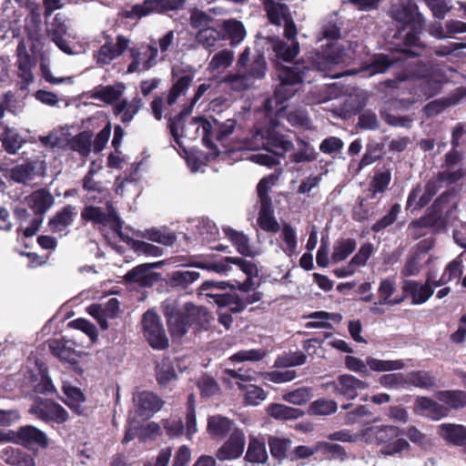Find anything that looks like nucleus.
<instances>
[{"mask_svg": "<svg viewBox=\"0 0 466 466\" xmlns=\"http://www.w3.org/2000/svg\"><path fill=\"white\" fill-rule=\"evenodd\" d=\"M265 7L268 17L271 24L284 25V35L291 41L290 45L284 43L279 37L268 36L266 39L270 44L276 56L283 61L289 62L295 58L299 52V45L296 41L298 35L297 26L290 15L287 5L265 1Z\"/></svg>", "mask_w": 466, "mask_h": 466, "instance_id": "obj_1", "label": "nucleus"}, {"mask_svg": "<svg viewBox=\"0 0 466 466\" xmlns=\"http://www.w3.org/2000/svg\"><path fill=\"white\" fill-rule=\"evenodd\" d=\"M267 68L264 56L258 54L250 59V49L246 47L238 57L235 71L226 75L222 82L233 91H246L266 76Z\"/></svg>", "mask_w": 466, "mask_h": 466, "instance_id": "obj_2", "label": "nucleus"}, {"mask_svg": "<svg viewBox=\"0 0 466 466\" xmlns=\"http://www.w3.org/2000/svg\"><path fill=\"white\" fill-rule=\"evenodd\" d=\"M404 430L394 425H376L363 429L361 437L368 444L381 445L380 452L393 456L410 450V443L404 438Z\"/></svg>", "mask_w": 466, "mask_h": 466, "instance_id": "obj_3", "label": "nucleus"}, {"mask_svg": "<svg viewBox=\"0 0 466 466\" xmlns=\"http://www.w3.org/2000/svg\"><path fill=\"white\" fill-rule=\"evenodd\" d=\"M309 70V67L299 61L292 66L279 67L277 74L279 83L275 87L273 97L266 100V108L271 111L273 101L276 104H282L294 96L300 89Z\"/></svg>", "mask_w": 466, "mask_h": 466, "instance_id": "obj_4", "label": "nucleus"}, {"mask_svg": "<svg viewBox=\"0 0 466 466\" xmlns=\"http://www.w3.org/2000/svg\"><path fill=\"white\" fill-rule=\"evenodd\" d=\"M445 206H430L424 216L412 220L410 228L413 229L431 228L434 233L440 232L447 228L451 218L455 214L457 206H450L446 210Z\"/></svg>", "mask_w": 466, "mask_h": 466, "instance_id": "obj_5", "label": "nucleus"}, {"mask_svg": "<svg viewBox=\"0 0 466 466\" xmlns=\"http://www.w3.org/2000/svg\"><path fill=\"white\" fill-rule=\"evenodd\" d=\"M29 413L46 423L63 424L69 419L67 410L56 401L37 397L29 409Z\"/></svg>", "mask_w": 466, "mask_h": 466, "instance_id": "obj_6", "label": "nucleus"}, {"mask_svg": "<svg viewBox=\"0 0 466 466\" xmlns=\"http://www.w3.org/2000/svg\"><path fill=\"white\" fill-rule=\"evenodd\" d=\"M143 335L149 346L154 350H166L168 347V338L156 311L147 310L142 318Z\"/></svg>", "mask_w": 466, "mask_h": 466, "instance_id": "obj_7", "label": "nucleus"}, {"mask_svg": "<svg viewBox=\"0 0 466 466\" xmlns=\"http://www.w3.org/2000/svg\"><path fill=\"white\" fill-rule=\"evenodd\" d=\"M81 218L94 225L109 227L116 233L121 232L123 228V222L114 206H106V209L97 206H86L81 212Z\"/></svg>", "mask_w": 466, "mask_h": 466, "instance_id": "obj_8", "label": "nucleus"}, {"mask_svg": "<svg viewBox=\"0 0 466 466\" xmlns=\"http://www.w3.org/2000/svg\"><path fill=\"white\" fill-rule=\"evenodd\" d=\"M185 0H144L142 4L132 6L131 10L124 13L127 18H141L152 13H164L177 10L183 6Z\"/></svg>", "mask_w": 466, "mask_h": 466, "instance_id": "obj_9", "label": "nucleus"}, {"mask_svg": "<svg viewBox=\"0 0 466 466\" xmlns=\"http://www.w3.org/2000/svg\"><path fill=\"white\" fill-rule=\"evenodd\" d=\"M326 386L330 388L334 394L353 400L358 397L359 390L369 388V383L351 374L345 373L339 375L335 380L328 382Z\"/></svg>", "mask_w": 466, "mask_h": 466, "instance_id": "obj_10", "label": "nucleus"}, {"mask_svg": "<svg viewBox=\"0 0 466 466\" xmlns=\"http://www.w3.org/2000/svg\"><path fill=\"white\" fill-rule=\"evenodd\" d=\"M390 16L402 25H410L412 29H420L423 24V18L412 0H400L393 5Z\"/></svg>", "mask_w": 466, "mask_h": 466, "instance_id": "obj_11", "label": "nucleus"}, {"mask_svg": "<svg viewBox=\"0 0 466 466\" xmlns=\"http://www.w3.org/2000/svg\"><path fill=\"white\" fill-rule=\"evenodd\" d=\"M163 309L170 335L178 338L184 336L189 328L187 309L182 311L173 303L165 304Z\"/></svg>", "mask_w": 466, "mask_h": 466, "instance_id": "obj_12", "label": "nucleus"}, {"mask_svg": "<svg viewBox=\"0 0 466 466\" xmlns=\"http://www.w3.org/2000/svg\"><path fill=\"white\" fill-rule=\"evenodd\" d=\"M13 442L25 447L37 445L43 449L49 445L46 434L33 425L21 426L17 431H14Z\"/></svg>", "mask_w": 466, "mask_h": 466, "instance_id": "obj_13", "label": "nucleus"}, {"mask_svg": "<svg viewBox=\"0 0 466 466\" xmlns=\"http://www.w3.org/2000/svg\"><path fill=\"white\" fill-rule=\"evenodd\" d=\"M246 438L244 432L235 429L228 440L217 451L216 457L219 461H231L239 458L245 448Z\"/></svg>", "mask_w": 466, "mask_h": 466, "instance_id": "obj_14", "label": "nucleus"}, {"mask_svg": "<svg viewBox=\"0 0 466 466\" xmlns=\"http://www.w3.org/2000/svg\"><path fill=\"white\" fill-rule=\"evenodd\" d=\"M345 51L342 47L330 45L323 52H318L312 57L314 68L329 72L334 66L344 62Z\"/></svg>", "mask_w": 466, "mask_h": 466, "instance_id": "obj_15", "label": "nucleus"}, {"mask_svg": "<svg viewBox=\"0 0 466 466\" xmlns=\"http://www.w3.org/2000/svg\"><path fill=\"white\" fill-rule=\"evenodd\" d=\"M136 406V413L145 419H149L161 410L164 401L154 392L141 391L133 397Z\"/></svg>", "mask_w": 466, "mask_h": 466, "instance_id": "obj_16", "label": "nucleus"}, {"mask_svg": "<svg viewBox=\"0 0 466 466\" xmlns=\"http://www.w3.org/2000/svg\"><path fill=\"white\" fill-rule=\"evenodd\" d=\"M401 289L405 297L411 299L413 305L424 304L434 293L429 281L420 283L417 280L405 279L402 281Z\"/></svg>", "mask_w": 466, "mask_h": 466, "instance_id": "obj_17", "label": "nucleus"}, {"mask_svg": "<svg viewBox=\"0 0 466 466\" xmlns=\"http://www.w3.org/2000/svg\"><path fill=\"white\" fill-rule=\"evenodd\" d=\"M159 264L161 262L140 264L126 273L125 280L143 288L151 287L157 280V274L150 272V269L157 268Z\"/></svg>", "mask_w": 466, "mask_h": 466, "instance_id": "obj_18", "label": "nucleus"}, {"mask_svg": "<svg viewBox=\"0 0 466 466\" xmlns=\"http://www.w3.org/2000/svg\"><path fill=\"white\" fill-rule=\"evenodd\" d=\"M18 77L23 81L21 89H25L26 86L34 81L32 73V62L30 56L26 50L24 41H20L16 48Z\"/></svg>", "mask_w": 466, "mask_h": 466, "instance_id": "obj_19", "label": "nucleus"}, {"mask_svg": "<svg viewBox=\"0 0 466 466\" xmlns=\"http://www.w3.org/2000/svg\"><path fill=\"white\" fill-rule=\"evenodd\" d=\"M415 410L431 420H440L448 415V409L428 397H418L415 400Z\"/></svg>", "mask_w": 466, "mask_h": 466, "instance_id": "obj_20", "label": "nucleus"}, {"mask_svg": "<svg viewBox=\"0 0 466 466\" xmlns=\"http://www.w3.org/2000/svg\"><path fill=\"white\" fill-rule=\"evenodd\" d=\"M439 435L448 443L466 446V427L461 424L442 423L438 427Z\"/></svg>", "mask_w": 466, "mask_h": 466, "instance_id": "obj_21", "label": "nucleus"}, {"mask_svg": "<svg viewBox=\"0 0 466 466\" xmlns=\"http://www.w3.org/2000/svg\"><path fill=\"white\" fill-rule=\"evenodd\" d=\"M67 28L60 15H56L50 26L46 29V34L52 41L65 53L73 54L72 49L63 37L66 35Z\"/></svg>", "mask_w": 466, "mask_h": 466, "instance_id": "obj_22", "label": "nucleus"}, {"mask_svg": "<svg viewBox=\"0 0 466 466\" xmlns=\"http://www.w3.org/2000/svg\"><path fill=\"white\" fill-rule=\"evenodd\" d=\"M63 392L66 395V399L63 401L68 406V408L76 415H85L86 408L82 404L86 400V397L82 390L71 384L65 383L62 387Z\"/></svg>", "mask_w": 466, "mask_h": 466, "instance_id": "obj_23", "label": "nucleus"}, {"mask_svg": "<svg viewBox=\"0 0 466 466\" xmlns=\"http://www.w3.org/2000/svg\"><path fill=\"white\" fill-rule=\"evenodd\" d=\"M233 421L220 414L209 416L207 431L214 439H224L231 431Z\"/></svg>", "mask_w": 466, "mask_h": 466, "instance_id": "obj_24", "label": "nucleus"}, {"mask_svg": "<svg viewBox=\"0 0 466 466\" xmlns=\"http://www.w3.org/2000/svg\"><path fill=\"white\" fill-rule=\"evenodd\" d=\"M293 147V143L284 135L272 129L268 130L267 151L274 153L277 157H284L285 154L291 151Z\"/></svg>", "mask_w": 466, "mask_h": 466, "instance_id": "obj_25", "label": "nucleus"}, {"mask_svg": "<svg viewBox=\"0 0 466 466\" xmlns=\"http://www.w3.org/2000/svg\"><path fill=\"white\" fill-rule=\"evenodd\" d=\"M1 459L12 466H35L34 457L17 448L6 447L0 454Z\"/></svg>", "mask_w": 466, "mask_h": 466, "instance_id": "obj_26", "label": "nucleus"}, {"mask_svg": "<svg viewBox=\"0 0 466 466\" xmlns=\"http://www.w3.org/2000/svg\"><path fill=\"white\" fill-rule=\"evenodd\" d=\"M141 106L142 100L138 97H134L130 101L124 99L116 103L113 107V111L116 116H120L121 121L124 124H127L133 120Z\"/></svg>", "mask_w": 466, "mask_h": 466, "instance_id": "obj_27", "label": "nucleus"}, {"mask_svg": "<svg viewBox=\"0 0 466 466\" xmlns=\"http://www.w3.org/2000/svg\"><path fill=\"white\" fill-rule=\"evenodd\" d=\"M223 231L240 255L250 258L255 256V253L250 248L249 238L247 235L229 227L225 228Z\"/></svg>", "mask_w": 466, "mask_h": 466, "instance_id": "obj_28", "label": "nucleus"}, {"mask_svg": "<svg viewBox=\"0 0 466 466\" xmlns=\"http://www.w3.org/2000/svg\"><path fill=\"white\" fill-rule=\"evenodd\" d=\"M77 212L72 206H65L52 218L49 219L48 225L53 232H60L70 226Z\"/></svg>", "mask_w": 466, "mask_h": 466, "instance_id": "obj_29", "label": "nucleus"}, {"mask_svg": "<svg viewBox=\"0 0 466 466\" xmlns=\"http://www.w3.org/2000/svg\"><path fill=\"white\" fill-rule=\"evenodd\" d=\"M268 414L279 420H297L304 415V411L298 408L289 407L280 403H271L267 408Z\"/></svg>", "mask_w": 466, "mask_h": 466, "instance_id": "obj_30", "label": "nucleus"}, {"mask_svg": "<svg viewBox=\"0 0 466 466\" xmlns=\"http://www.w3.org/2000/svg\"><path fill=\"white\" fill-rule=\"evenodd\" d=\"M51 206H29L33 211V217L28 222V226L23 228L22 226L17 228V233L23 232L25 238H31L36 234L44 220V215Z\"/></svg>", "mask_w": 466, "mask_h": 466, "instance_id": "obj_31", "label": "nucleus"}, {"mask_svg": "<svg viewBox=\"0 0 466 466\" xmlns=\"http://www.w3.org/2000/svg\"><path fill=\"white\" fill-rule=\"evenodd\" d=\"M448 78L443 70H434L431 77L423 80L421 83V92L427 97H432L437 95L447 82Z\"/></svg>", "mask_w": 466, "mask_h": 466, "instance_id": "obj_32", "label": "nucleus"}, {"mask_svg": "<svg viewBox=\"0 0 466 466\" xmlns=\"http://www.w3.org/2000/svg\"><path fill=\"white\" fill-rule=\"evenodd\" d=\"M268 459L266 442L264 440L251 437L249 439L245 460L252 463H263Z\"/></svg>", "mask_w": 466, "mask_h": 466, "instance_id": "obj_33", "label": "nucleus"}, {"mask_svg": "<svg viewBox=\"0 0 466 466\" xmlns=\"http://www.w3.org/2000/svg\"><path fill=\"white\" fill-rule=\"evenodd\" d=\"M268 443L270 454L275 460L281 461L286 458H289V451L292 444L290 439L269 436Z\"/></svg>", "mask_w": 466, "mask_h": 466, "instance_id": "obj_34", "label": "nucleus"}, {"mask_svg": "<svg viewBox=\"0 0 466 466\" xmlns=\"http://www.w3.org/2000/svg\"><path fill=\"white\" fill-rule=\"evenodd\" d=\"M177 375L170 358L166 357L156 367V379L160 386H167L170 381L177 380Z\"/></svg>", "mask_w": 466, "mask_h": 466, "instance_id": "obj_35", "label": "nucleus"}, {"mask_svg": "<svg viewBox=\"0 0 466 466\" xmlns=\"http://www.w3.org/2000/svg\"><path fill=\"white\" fill-rule=\"evenodd\" d=\"M140 236L152 242H157L164 246H171L176 241V235L166 228H151L141 232Z\"/></svg>", "mask_w": 466, "mask_h": 466, "instance_id": "obj_36", "label": "nucleus"}, {"mask_svg": "<svg viewBox=\"0 0 466 466\" xmlns=\"http://www.w3.org/2000/svg\"><path fill=\"white\" fill-rule=\"evenodd\" d=\"M199 278V272L195 270H177L170 275L169 284L172 288L186 289Z\"/></svg>", "mask_w": 466, "mask_h": 466, "instance_id": "obj_37", "label": "nucleus"}, {"mask_svg": "<svg viewBox=\"0 0 466 466\" xmlns=\"http://www.w3.org/2000/svg\"><path fill=\"white\" fill-rule=\"evenodd\" d=\"M51 353L60 360L74 364L76 362L75 350L62 339H52L48 343Z\"/></svg>", "mask_w": 466, "mask_h": 466, "instance_id": "obj_38", "label": "nucleus"}, {"mask_svg": "<svg viewBox=\"0 0 466 466\" xmlns=\"http://www.w3.org/2000/svg\"><path fill=\"white\" fill-rule=\"evenodd\" d=\"M367 365L369 370L384 372L402 370L405 367V362L403 360H385L368 357Z\"/></svg>", "mask_w": 466, "mask_h": 466, "instance_id": "obj_39", "label": "nucleus"}, {"mask_svg": "<svg viewBox=\"0 0 466 466\" xmlns=\"http://www.w3.org/2000/svg\"><path fill=\"white\" fill-rule=\"evenodd\" d=\"M36 163L28 162L22 165H17L10 169L9 176L12 180L17 183H26L33 179L35 175Z\"/></svg>", "mask_w": 466, "mask_h": 466, "instance_id": "obj_40", "label": "nucleus"}, {"mask_svg": "<svg viewBox=\"0 0 466 466\" xmlns=\"http://www.w3.org/2000/svg\"><path fill=\"white\" fill-rule=\"evenodd\" d=\"M271 208L272 206H261L258 224L261 229L267 232L277 233L280 227L273 215L274 211Z\"/></svg>", "mask_w": 466, "mask_h": 466, "instance_id": "obj_41", "label": "nucleus"}, {"mask_svg": "<svg viewBox=\"0 0 466 466\" xmlns=\"http://www.w3.org/2000/svg\"><path fill=\"white\" fill-rule=\"evenodd\" d=\"M406 381L407 385H412L420 389H431L433 388L435 379L430 374L429 371L425 370H413L407 375Z\"/></svg>", "mask_w": 466, "mask_h": 466, "instance_id": "obj_42", "label": "nucleus"}, {"mask_svg": "<svg viewBox=\"0 0 466 466\" xmlns=\"http://www.w3.org/2000/svg\"><path fill=\"white\" fill-rule=\"evenodd\" d=\"M235 56L234 52L229 49H223L218 53H216L212 58L210 59L208 69L210 72H214L219 69H225L229 67L233 61Z\"/></svg>", "mask_w": 466, "mask_h": 466, "instance_id": "obj_43", "label": "nucleus"}, {"mask_svg": "<svg viewBox=\"0 0 466 466\" xmlns=\"http://www.w3.org/2000/svg\"><path fill=\"white\" fill-rule=\"evenodd\" d=\"M189 318V327L196 325L198 328L207 329L209 323V312L204 307H197L194 305H186Z\"/></svg>", "mask_w": 466, "mask_h": 466, "instance_id": "obj_44", "label": "nucleus"}, {"mask_svg": "<svg viewBox=\"0 0 466 466\" xmlns=\"http://www.w3.org/2000/svg\"><path fill=\"white\" fill-rule=\"evenodd\" d=\"M125 86L122 83L115 86H106L96 91L94 96L106 104H113L123 95Z\"/></svg>", "mask_w": 466, "mask_h": 466, "instance_id": "obj_45", "label": "nucleus"}, {"mask_svg": "<svg viewBox=\"0 0 466 466\" xmlns=\"http://www.w3.org/2000/svg\"><path fill=\"white\" fill-rule=\"evenodd\" d=\"M268 129H258L252 132L249 137H246L244 145L240 148L248 150H259L268 147Z\"/></svg>", "mask_w": 466, "mask_h": 466, "instance_id": "obj_46", "label": "nucleus"}, {"mask_svg": "<svg viewBox=\"0 0 466 466\" xmlns=\"http://www.w3.org/2000/svg\"><path fill=\"white\" fill-rule=\"evenodd\" d=\"M193 81L191 75H184L180 76L172 86L169 90L167 103L168 106H172L176 103L177 97L181 95H185L186 91L190 86Z\"/></svg>", "mask_w": 466, "mask_h": 466, "instance_id": "obj_47", "label": "nucleus"}, {"mask_svg": "<svg viewBox=\"0 0 466 466\" xmlns=\"http://www.w3.org/2000/svg\"><path fill=\"white\" fill-rule=\"evenodd\" d=\"M92 137L93 135L89 131L81 132L69 141V146L73 150L86 157L91 151Z\"/></svg>", "mask_w": 466, "mask_h": 466, "instance_id": "obj_48", "label": "nucleus"}, {"mask_svg": "<svg viewBox=\"0 0 466 466\" xmlns=\"http://www.w3.org/2000/svg\"><path fill=\"white\" fill-rule=\"evenodd\" d=\"M307 360V356L302 351L283 353L275 360L274 367L289 368L303 365Z\"/></svg>", "mask_w": 466, "mask_h": 466, "instance_id": "obj_49", "label": "nucleus"}, {"mask_svg": "<svg viewBox=\"0 0 466 466\" xmlns=\"http://www.w3.org/2000/svg\"><path fill=\"white\" fill-rule=\"evenodd\" d=\"M0 140L5 149L10 154H15L25 142L20 135L6 127L5 132L0 136Z\"/></svg>", "mask_w": 466, "mask_h": 466, "instance_id": "obj_50", "label": "nucleus"}, {"mask_svg": "<svg viewBox=\"0 0 466 466\" xmlns=\"http://www.w3.org/2000/svg\"><path fill=\"white\" fill-rule=\"evenodd\" d=\"M356 248V241L353 238L342 239L338 242L333 249L331 258L333 262H340L346 259Z\"/></svg>", "mask_w": 466, "mask_h": 466, "instance_id": "obj_51", "label": "nucleus"}, {"mask_svg": "<svg viewBox=\"0 0 466 466\" xmlns=\"http://www.w3.org/2000/svg\"><path fill=\"white\" fill-rule=\"evenodd\" d=\"M338 405L333 400L319 398L310 403L309 412L314 415L327 416L337 411Z\"/></svg>", "mask_w": 466, "mask_h": 466, "instance_id": "obj_52", "label": "nucleus"}, {"mask_svg": "<svg viewBox=\"0 0 466 466\" xmlns=\"http://www.w3.org/2000/svg\"><path fill=\"white\" fill-rule=\"evenodd\" d=\"M235 284L230 280H205L199 287V295L207 297V293H220L221 291L230 289L234 290Z\"/></svg>", "mask_w": 466, "mask_h": 466, "instance_id": "obj_53", "label": "nucleus"}, {"mask_svg": "<svg viewBox=\"0 0 466 466\" xmlns=\"http://www.w3.org/2000/svg\"><path fill=\"white\" fill-rule=\"evenodd\" d=\"M220 38V33L213 27L208 26L200 29L197 35V42L206 48H213Z\"/></svg>", "mask_w": 466, "mask_h": 466, "instance_id": "obj_54", "label": "nucleus"}, {"mask_svg": "<svg viewBox=\"0 0 466 466\" xmlns=\"http://www.w3.org/2000/svg\"><path fill=\"white\" fill-rule=\"evenodd\" d=\"M267 355L263 349L242 350L233 354L229 360L232 362L259 361Z\"/></svg>", "mask_w": 466, "mask_h": 466, "instance_id": "obj_55", "label": "nucleus"}, {"mask_svg": "<svg viewBox=\"0 0 466 466\" xmlns=\"http://www.w3.org/2000/svg\"><path fill=\"white\" fill-rule=\"evenodd\" d=\"M280 176V172H277L274 174H271L264 178H262L258 187V195L260 200V204H270L271 199L268 195V189L276 184L279 177Z\"/></svg>", "mask_w": 466, "mask_h": 466, "instance_id": "obj_56", "label": "nucleus"}, {"mask_svg": "<svg viewBox=\"0 0 466 466\" xmlns=\"http://www.w3.org/2000/svg\"><path fill=\"white\" fill-rule=\"evenodd\" d=\"M223 28L228 33L232 45L238 44L246 35V31L243 25L237 20L224 21Z\"/></svg>", "mask_w": 466, "mask_h": 466, "instance_id": "obj_57", "label": "nucleus"}, {"mask_svg": "<svg viewBox=\"0 0 466 466\" xmlns=\"http://www.w3.org/2000/svg\"><path fill=\"white\" fill-rule=\"evenodd\" d=\"M311 398V390L307 387L296 389L289 391L282 396V399L294 405L306 404Z\"/></svg>", "mask_w": 466, "mask_h": 466, "instance_id": "obj_58", "label": "nucleus"}, {"mask_svg": "<svg viewBox=\"0 0 466 466\" xmlns=\"http://www.w3.org/2000/svg\"><path fill=\"white\" fill-rule=\"evenodd\" d=\"M396 291V282L391 278H386L380 280L378 289L380 305L389 304L391 296Z\"/></svg>", "mask_w": 466, "mask_h": 466, "instance_id": "obj_59", "label": "nucleus"}, {"mask_svg": "<svg viewBox=\"0 0 466 466\" xmlns=\"http://www.w3.org/2000/svg\"><path fill=\"white\" fill-rule=\"evenodd\" d=\"M378 381L387 389L405 388L407 385L405 376L402 373L384 374L379 378Z\"/></svg>", "mask_w": 466, "mask_h": 466, "instance_id": "obj_60", "label": "nucleus"}, {"mask_svg": "<svg viewBox=\"0 0 466 466\" xmlns=\"http://www.w3.org/2000/svg\"><path fill=\"white\" fill-rule=\"evenodd\" d=\"M68 327L82 330L90 338L93 342L97 339L98 334L96 327L86 319H76L68 323Z\"/></svg>", "mask_w": 466, "mask_h": 466, "instance_id": "obj_61", "label": "nucleus"}, {"mask_svg": "<svg viewBox=\"0 0 466 466\" xmlns=\"http://www.w3.org/2000/svg\"><path fill=\"white\" fill-rule=\"evenodd\" d=\"M392 65V61L384 55H379L375 56L372 62L366 67H364L365 71H369L370 76L384 73L387 71Z\"/></svg>", "mask_w": 466, "mask_h": 466, "instance_id": "obj_62", "label": "nucleus"}, {"mask_svg": "<svg viewBox=\"0 0 466 466\" xmlns=\"http://www.w3.org/2000/svg\"><path fill=\"white\" fill-rule=\"evenodd\" d=\"M456 103L451 98H440L428 103L423 111L427 116H433L442 112L448 106H451Z\"/></svg>", "mask_w": 466, "mask_h": 466, "instance_id": "obj_63", "label": "nucleus"}, {"mask_svg": "<svg viewBox=\"0 0 466 466\" xmlns=\"http://www.w3.org/2000/svg\"><path fill=\"white\" fill-rule=\"evenodd\" d=\"M117 56H118L116 52V48L114 47L112 42H106L97 51L96 55V59L98 65L104 66L108 65L113 59H115Z\"/></svg>", "mask_w": 466, "mask_h": 466, "instance_id": "obj_64", "label": "nucleus"}]
</instances>
